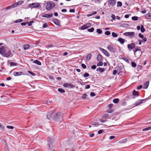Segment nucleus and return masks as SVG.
I'll return each mask as SVG.
<instances>
[{
    "mask_svg": "<svg viewBox=\"0 0 151 151\" xmlns=\"http://www.w3.org/2000/svg\"><path fill=\"white\" fill-rule=\"evenodd\" d=\"M102 56L100 54L98 55L97 57V60L99 61H101L102 59Z\"/></svg>",
    "mask_w": 151,
    "mask_h": 151,
    "instance_id": "obj_23",
    "label": "nucleus"
},
{
    "mask_svg": "<svg viewBox=\"0 0 151 151\" xmlns=\"http://www.w3.org/2000/svg\"><path fill=\"white\" fill-rule=\"evenodd\" d=\"M52 21L55 24L58 26H60V21L57 19H53L52 20Z\"/></svg>",
    "mask_w": 151,
    "mask_h": 151,
    "instance_id": "obj_14",
    "label": "nucleus"
},
{
    "mask_svg": "<svg viewBox=\"0 0 151 151\" xmlns=\"http://www.w3.org/2000/svg\"><path fill=\"white\" fill-rule=\"evenodd\" d=\"M0 130L4 131V127L3 125L0 123Z\"/></svg>",
    "mask_w": 151,
    "mask_h": 151,
    "instance_id": "obj_31",
    "label": "nucleus"
},
{
    "mask_svg": "<svg viewBox=\"0 0 151 151\" xmlns=\"http://www.w3.org/2000/svg\"><path fill=\"white\" fill-rule=\"evenodd\" d=\"M63 86L65 88H73L75 87V86L70 83H65L63 84Z\"/></svg>",
    "mask_w": 151,
    "mask_h": 151,
    "instance_id": "obj_10",
    "label": "nucleus"
},
{
    "mask_svg": "<svg viewBox=\"0 0 151 151\" xmlns=\"http://www.w3.org/2000/svg\"><path fill=\"white\" fill-rule=\"evenodd\" d=\"M94 30V28L93 27H91L90 29H88V31L89 32H92Z\"/></svg>",
    "mask_w": 151,
    "mask_h": 151,
    "instance_id": "obj_40",
    "label": "nucleus"
},
{
    "mask_svg": "<svg viewBox=\"0 0 151 151\" xmlns=\"http://www.w3.org/2000/svg\"><path fill=\"white\" fill-rule=\"evenodd\" d=\"M86 93H83L82 95L81 98L82 99H85L86 97Z\"/></svg>",
    "mask_w": 151,
    "mask_h": 151,
    "instance_id": "obj_57",
    "label": "nucleus"
},
{
    "mask_svg": "<svg viewBox=\"0 0 151 151\" xmlns=\"http://www.w3.org/2000/svg\"><path fill=\"white\" fill-rule=\"evenodd\" d=\"M96 70L97 71H99L100 73H102L105 71V69L104 68L99 67L96 69Z\"/></svg>",
    "mask_w": 151,
    "mask_h": 151,
    "instance_id": "obj_21",
    "label": "nucleus"
},
{
    "mask_svg": "<svg viewBox=\"0 0 151 151\" xmlns=\"http://www.w3.org/2000/svg\"><path fill=\"white\" fill-rule=\"evenodd\" d=\"M138 93V92H137L135 90H134L132 94L134 96H139Z\"/></svg>",
    "mask_w": 151,
    "mask_h": 151,
    "instance_id": "obj_24",
    "label": "nucleus"
},
{
    "mask_svg": "<svg viewBox=\"0 0 151 151\" xmlns=\"http://www.w3.org/2000/svg\"><path fill=\"white\" fill-rule=\"evenodd\" d=\"M127 141V139L125 138L120 141L119 142L121 143H126Z\"/></svg>",
    "mask_w": 151,
    "mask_h": 151,
    "instance_id": "obj_26",
    "label": "nucleus"
},
{
    "mask_svg": "<svg viewBox=\"0 0 151 151\" xmlns=\"http://www.w3.org/2000/svg\"><path fill=\"white\" fill-rule=\"evenodd\" d=\"M96 32L99 34H101L102 33V30L101 29H97L96 30Z\"/></svg>",
    "mask_w": 151,
    "mask_h": 151,
    "instance_id": "obj_37",
    "label": "nucleus"
},
{
    "mask_svg": "<svg viewBox=\"0 0 151 151\" xmlns=\"http://www.w3.org/2000/svg\"><path fill=\"white\" fill-rule=\"evenodd\" d=\"M86 29H87V28L85 25V24L83 25L81 27V30H84Z\"/></svg>",
    "mask_w": 151,
    "mask_h": 151,
    "instance_id": "obj_41",
    "label": "nucleus"
},
{
    "mask_svg": "<svg viewBox=\"0 0 151 151\" xmlns=\"http://www.w3.org/2000/svg\"><path fill=\"white\" fill-rule=\"evenodd\" d=\"M119 99L117 98L113 100V102L115 104L118 103L119 102Z\"/></svg>",
    "mask_w": 151,
    "mask_h": 151,
    "instance_id": "obj_29",
    "label": "nucleus"
},
{
    "mask_svg": "<svg viewBox=\"0 0 151 151\" xmlns=\"http://www.w3.org/2000/svg\"><path fill=\"white\" fill-rule=\"evenodd\" d=\"M54 114L52 111L48 113L47 115V118L49 119H53V115Z\"/></svg>",
    "mask_w": 151,
    "mask_h": 151,
    "instance_id": "obj_9",
    "label": "nucleus"
},
{
    "mask_svg": "<svg viewBox=\"0 0 151 151\" xmlns=\"http://www.w3.org/2000/svg\"><path fill=\"white\" fill-rule=\"evenodd\" d=\"M116 1V0H109L108 1V5L109 6H113L115 5Z\"/></svg>",
    "mask_w": 151,
    "mask_h": 151,
    "instance_id": "obj_5",
    "label": "nucleus"
},
{
    "mask_svg": "<svg viewBox=\"0 0 151 151\" xmlns=\"http://www.w3.org/2000/svg\"><path fill=\"white\" fill-rule=\"evenodd\" d=\"M142 40H141L142 42H145L147 41V39L146 37H143Z\"/></svg>",
    "mask_w": 151,
    "mask_h": 151,
    "instance_id": "obj_44",
    "label": "nucleus"
},
{
    "mask_svg": "<svg viewBox=\"0 0 151 151\" xmlns=\"http://www.w3.org/2000/svg\"><path fill=\"white\" fill-rule=\"evenodd\" d=\"M113 111V110L112 109H109L107 110V112L109 113H112Z\"/></svg>",
    "mask_w": 151,
    "mask_h": 151,
    "instance_id": "obj_63",
    "label": "nucleus"
},
{
    "mask_svg": "<svg viewBox=\"0 0 151 151\" xmlns=\"http://www.w3.org/2000/svg\"><path fill=\"white\" fill-rule=\"evenodd\" d=\"M146 18L148 19H151V13H148L145 15Z\"/></svg>",
    "mask_w": 151,
    "mask_h": 151,
    "instance_id": "obj_20",
    "label": "nucleus"
},
{
    "mask_svg": "<svg viewBox=\"0 0 151 151\" xmlns=\"http://www.w3.org/2000/svg\"><path fill=\"white\" fill-rule=\"evenodd\" d=\"M117 73V71L116 70H114L112 74L114 75H115Z\"/></svg>",
    "mask_w": 151,
    "mask_h": 151,
    "instance_id": "obj_59",
    "label": "nucleus"
},
{
    "mask_svg": "<svg viewBox=\"0 0 151 151\" xmlns=\"http://www.w3.org/2000/svg\"><path fill=\"white\" fill-rule=\"evenodd\" d=\"M105 34L107 35H109L111 34V33L109 31H106L105 32Z\"/></svg>",
    "mask_w": 151,
    "mask_h": 151,
    "instance_id": "obj_56",
    "label": "nucleus"
},
{
    "mask_svg": "<svg viewBox=\"0 0 151 151\" xmlns=\"http://www.w3.org/2000/svg\"><path fill=\"white\" fill-rule=\"evenodd\" d=\"M48 26V25L46 23L44 24L42 26V27L44 28H45Z\"/></svg>",
    "mask_w": 151,
    "mask_h": 151,
    "instance_id": "obj_61",
    "label": "nucleus"
},
{
    "mask_svg": "<svg viewBox=\"0 0 151 151\" xmlns=\"http://www.w3.org/2000/svg\"><path fill=\"white\" fill-rule=\"evenodd\" d=\"M40 6L39 4L37 3H33L32 4H29L28 5L29 7H32L34 8H38Z\"/></svg>",
    "mask_w": 151,
    "mask_h": 151,
    "instance_id": "obj_8",
    "label": "nucleus"
},
{
    "mask_svg": "<svg viewBox=\"0 0 151 151\" xmlns=\"http://www.w3.org/2000/svg\"><path fill=\"white\" fill-rule=\"evenodd\" d=\"M81 67H82V68L83 69H85L86 68V65L83 63H82L81 64Z\"/></svg>",
    "mask_w": 151,
    "mask_h": 151,
    "instance_id": "obj_58",
    "label": "nucleus"
},
{
    "mask_svg": "<svg viewBox=\"0 0 151 151\" xmlns=\"http://www.w3.org/2000/svg\"><path fill=\"white\" fill-rule=\"evenodd\" d=\"M10 65L11 66H16L17 65V63H16L11 62L10 63Z\"/></svg>",
    "mask_w": 151,
    "mask_h": 151,
    "instance_id": "obj_32",
    "label": "nucleus"
},
{
    "mask_svg": "<svg viewBox=\"0 0 151 151\" xmlns=\"http://www.w3.org/2000/svg\"><path fill=\"white\" fill-rule=\"evenodd\" d=\"M17 6H18V4H17V3L16 2L15 3L11 5V8H13Z\"/></svg>",
    "mask_w": 151,
    "mask_h": 151,
    "instance_id": "obj_34",
    "label": "nucleus"
},
{
    "mask_svg": "<svg viewBox=\"0 0 151 151\" xmlns=\"http://www.w3.org/2000/svg\"><path fill=\"white\" fill-rule=\"evenodd\" d=\"M103 63L101 61H99V63L97 64V66H102L103 65Z\"/></svg>",
    "mask_w": 151,
    "mask_h": 151,
    "instance_id": "obj_49",
    "label": "nucleus"
},
{
    "mask_svg": "<svg viewBox=\"0 0 151 151\" xmlns=\"http://www.w3.org/2000/svg\"><path fill=\"white\" fill-rule=\"evenodd\" d=\"M121 25L122 26L125 27H127L129 26V25L127 24H122Z\"/></svg>",
    "mask_w": 151,
    "mask_h": 151,
    "instance_id": "obj_42",
    "label": "nucleus"
},
{
    "mask_svg": "<svg viewBox=\"0 0 151 151\" xmlns=\"http://www.w3.org/2000/svg\"><path fill=\"white\" fill-rule=\"evenodd\" d=\"M8 129H12L14 127L13 126H7L6 127Z\"/></svg>",
    "mask_w": 151,
    "mask_h": 151,
    "instance_id": "obj_60",
    "label": "nucleus"
},
{
    "mask_svg": "<svg viewBox=\"0 0 151 151\" xmlns=\"http://www.w3.org/2000/svg\"><path fill=\"white\" fill-rule=\"evenodd\" d=\"M23 2H24V1H19L17 3V4H18V5L19 6V5H21L22 4H23Z\"/></svg>",
    "mask_w": 151,
    "mask_h": 151,
    "instance_id": "obj_50",
    "label": "nucleus"
},
{
    "mask_svg": "<svg viewBox=\"0 0 151 151\" xmlns=\"http://www.w3.org/2000/svg\"><path fill=\"white\" fill-rule=\"evenodd\" d=\"M147 99H143L139 100L138 101H137L134 104L136 106H138L143 103L145 102L147 100Z\"/></svg>",
    "mask_w": 151,
    "mask_h": 151,
    "instance_id": "obj_7",
    "label": "nucleus"
},
{
    "mask_svg": "<svg viewBox=\"0 0 151 151\" xmlns=\"http://www.w3.org/2000/svg\"><path fill=\"white\" fill-rule=\"evenodd\" d=\"M3 46H1L0 48V54L4 56L8 57L11 54V52L10 50H4Z\"/></svg>",
    "mask_w": 151,
    "mask_h": 151,
    "instance_id": "obj_1",
    "label": "nucleus"
},
{
    "mask_svg": "<svg viewBox=\"0 0 151 151\" xmlns=\"http://www.w3.org/2000/svg\"><path fill=\"white\" fill-rule=\"evenodd\" d=\"M136 45L135 43H132L127 45V47L129 51H130L133 49L134 48Z\"/></svg>",
    "mask_w": 151,
    "mask_h": 151,
    "instance_id": "obj_6",
    "label": "nucleus"
},
{
    "mask_svg": "<svg viewBox=\"0 0 151 151\" xmlns=\"http://www.w3.org/2000/svg\"><path fill=\"white\" fill-rule=\"evenodd\" d=\"M109 114H105L102 115V117L103 118H105L109 116Z\"/></svg>",
    "mask_w": 151,
    "mask_h": 151,
    "instance_id": "obj_46",
    "label": "nucleus"
},
{
    "mask_svg": "<svg viewBox=\"0 0 151 151\" xmlns=\"http://www.w3.org/2000/svg\"><path fill=\"white\" fill-rule=\"evenodd\" d=\"M112 36L114 37H116L118 36V35L114 32H112L111 34Z\"/></svg>",
    "mask_w": 151,
    "mask_h": 151,
    "instance_id": "obj_33",
    "label": "nucleus"
},
{
    "mask_svg": "<svg viewBox=\"0 0 151 151\" xmlns=\"http://www.w3.org/2000/svg\"><path fill=\"white\" fill-rule=\"evenodd\" d=\"M33 63L39 65H41V63L39 61L37 60H34Z\"/></svg>",
    "mask_w": 151,
    "mask_h": 151,
    "instance_id": "obj_25",
    "label": "nucleus"
},
{
    "mask_svg": "<svg viewBox=\"0 0 151 151\" xmlns=\"http://www.w3.org/2000/svg\"><path fill=\"white\" fill-rule=\"evenodd\" d=\"M91 124L92 125L98 126L99 125V124L98 123L96 122H92Z\"/></svg>",
    "mask_w": 151,
    "mask_h": 151,
    "instance_id": "obj_48",
    "label": "nucleus"
},
{
    "mask_svg": "<svg viewBox=\"0 0 151 151\" xmlns=\"http://www.w3.org/2000/svg\"><path fill=\"white\" fill-rule=\"evenodd\" d=\"M151 129V127H148L145 128H144L143 129V131H147Z\"/></svg>",
    "mask_w": 151,
    "mask_h": 151,
    "instance_id": "obj_36",
    "label": "nucleus"
},
{
    "mask_svg": "<svg viewBox=\"0 0 151 151\" xmlns=\"http://www.w3.org/2000/svg\"><path fill=\"white\" fill-rule=\"evenodd\" d=\"M107 49L110 52L113 53L115 52L116 50V47L112 45H109L107 47Z\"/></svg>",
    "mask_w": 151,
    "mask_h": 151,
    "instance_id": "obj_3",
    "label": "nucleus"
},
{
    "mask_svg": "<svg viewBox=\"0 0 151 151\" xmlns=\"http://www.w3.org/2000/svg\"><path fill=\"white\" fill-rule=\"evenodd\" d=\"M134 48V49L133 50L134 55L136 57H138V56L136 55V53L138 51H139L140 52L141 51V50L140 49V48L139 47H137L136 48Z\"/></svg>",
    "mask_w": 151,
    "mask_h": 151,
    "instance_id": "obj_17",
    "label": "nucleus"
},
{
    "mask_svg": "<svg viewBox=\"0 0 151 151\" xmlns=\"http://www.w3.org/2000/svg\"><path fill=\"white\" fill-rule=\"evenodd\" d=\"M122 6V3L120 1H118L117 2V7H120Z\"/></svg>",
    "mask_w": 151,
    "mask_h": 151,
    "instance_id": "obj_28",
    "label": "nucleus"
},
{
    "mask_svg": "<svg viewBox=\"0 0 151 151\" xmlns=\"http://www.w3.org/2000/svg\"><path fill=\"white\" fill-rule=\"evenodd\" d=\"M13 74L14 76H19L24 75L22 71L18 72L14 71L13 72Z\"/></svg>",
    "mask_w": 151,
    "mask_h": 151,
    "instance_id": "obj_13",
    "label": "nucleus"
},
{
    "mask_svg": "<svg viewBox=\"0 0 151 151\" xmlns=\"http://www.w3.org/2000/svg\"><path fill=\"white\" fill-rule=\"evenodd\" d=\"M91 54H89L87 57H86V59L87 60H90L91 59Z\"/></svg>",
    "mask_w": 151,
    "mask_h": 151,
    "instance_id": "obj_43",
    "label": "nucleus"
},
{
    "mask_svg": "<svg viewBox=\"0 0 151 151\" xmlns=\"http://www.w3.org/2000/svg\"><path fill=\"white\" fill-rule=\"evenodd\" d=\"M85 25L86 26V27L87 29L90 27V26L91 25V24L90 23H87Z\"/></svg>",
    "mask_w": 151,
    "mask_h": 151,
    "instance_id": "obj_53",
    "label": "nucleus"
},
{
    "mask_svg": "<svg viewBox=\"0 0 151 151\" xmlns=\"http://www.w3.org/2000/svg\"><path fill=\"white\" fill-rule=\"evenodd\" d=\"M61 118V113L60 112H58L55 114H54L53 115V120L55 121H59Z\"/></svg>",
    "mask_w": 151,
    "mask_h": 151,
    "instance_id": "obj_4",
    "label": "nucleus"
},
{
    "mask_svg": "<svg viewBox=\"0 0 151 151\" xmlns=\"http://www.w3.org/2000/svg\"><path fill=\"white\" fill-rule=\"evenodd\" d=\"M53 16V14H42V17L45 18H50L52 17Z\"/></svg>",
    "mask_w": 151,
    "mask_h": 151,
    "instance_id": "obj_15",
    "label": "nucleus"
},
{
    "mask_svg": "<svg viewBox=\"0 0 151 151\" xmlns=\"http://www.w3.org/2000/svg\"><path fill=\"white\" fill-rule=\"evenodd\" d=\"M132 19L133 21H137L138 20V17L137 16H134L132 17Z\"/></svg>",
    "mask_w": 151,
    "mask_h": 151,
    "instance_id": "obj_38",
    "label": "nucleus"
},
{
    "mask_svg": "<svg viewBox=\"0 0 151 151\" xmlns=\"http://www.w3.org/2000/svg\"><path fill=\"white\" fill-rule=\"evenodd\" d=\"M22 21V20L21 19H18L15 21L14 22L16 23L21 22Z\"/></svg>",
    "mask_w": 151,
    "mask_h": 151,
    "instance_id": "obj_39",
    "label": "nucleus"
},
{
    "mask_svg": "<svg viewBox=\"0 0 151 151\" xmlns=\"http://www.w3.org/2000/svg\"><path fill=\"white\" fill-rule=\"evenodd\" d=\"M90 95L91 96L93 97L96 96V94L93 92H91L90 93Z\"/></svg>",
    "mask_w": 151,
    "mask_h": 151,
    "instance_id": "obj_51",
    "label": "nucleus"
},
{
    "mask_svg": "<svg viewBox=\"0 0 151 151\" xmlns=\"http://www.w3.org/2000/svg\"><path fill=\"white\" fill-rule=\"evenodd\" d=\"M23 48L24 50H27L30 47V45H29L27 44H25L23 45Z\"/></svg>",
    "mask_w": 151,
    "mask_h": 151,
    "instance_id": "obj_19",
    "label": "nucleus"
},
{
    "mask_svg": "<svg viewBox=\"0 0 151 151\" xmlns=\"http://www.w3.org/2000/svg\"><path fill=\"white\" fill-rule=\"evenodd\" d=\"M149 84V81H147L145 83H144L143 86V89H146L148 87Z\"/></svg>",
    "mask_w": 151,
    "mask_h": 151,
    "instance_id": "obj_18",
    "label": "nucleus"
},
{
    "mask_svg": "<svg viewBox=\"0 0 151 151\" xmlns=\"http://www.w3.org/2000/svg\"><path fill=\"white\" fill-rule=\"evenodd\" d=\"M48 144H51L54 141V139L52 137H48L47 139Z\"/></svg>",
    "mask_w": 151,
    "mask_h": 151,
    "instance_id": "obj_16",
    "label": "nucleus"
},
{
    "mask_svg": "<svg viewBox=\"0 0 151 151\" xmlns=\"http://www.w3.org/2000/svg\"><path fill=\"white\" fill-rule=\"evenodd\" d=\"M6 143V146L4 147V149L5 151H9L8 149V145H7V143L6 142H5Z\"/></svg>",
    "mask_w": 151,
    "mask_h": 151,
    "instance_id": "obj_35",
    "label": "nucleus"
},
{
    "mask_svg": "<svg viewBox=\"0 0 151 151\" xmlns=\"http://www.w3.org/2000/svg\"><path fill=\"white\" fill-rule=\"evenodd\" d=\"M135 33L134 32H127L124 33V35L126 36H134V35Z\"/></svg>",
    "mask_w": 151,
    "mask_h": 151,
    "instance_id": "obj_12",
    "label": "nucleus"
},
{
    "mask_svg": "<svg viewBox=\"0 0 151 151\" xmlns=\"http://www.w3.org/2000/svg\"><path fill=\"white\" fill-rule=\"evenodd\" d=\"M51 144H48V146L49 147V149L50 151H53L54 149L53 148V147L51 146Z\"/></svg>",
    "mask_w": 151,
    "mask_h": 151,
    "instance_id": "obj_27",
    "label": "nucleus"
},
{
    "mask_svg": "<svg viewBox=\"0 0 151 151\" xmlns=\"http://www.w3.org/2000/svg\"><path fill=\"white\" fill-rule=\"evenodd\" d=\"M34 22L33 21H31L29 22H28V26H31L32 25V23H33Z\"/></svg>",
    "mask_w": 151,
    "mask_h": 151,
    "instance_id": "obj_55",
    "label": "nucleus"
},
{
    "mask_svg": "<svg viewBox=\"0 0 151 151\" xmlns=\"http://www.w3.org/2000/svg\"><path fill=\"white\" fill-rule=\"evenodd\" d=\"M118 40L122 44H123L125 40L122 38H119L118 39Z\"/></svg>",
    "mask_w": 151,
    "mask_h": 151,
    "instance_id": "obj_22",
    "label": "nucleus"
},
{
    "mask_svg": "<svg viewBox=\"0 0 151 151\" xmlns=\"http://www.w3.org/2000/svg\"><path fill=\"white\" fill-rule=\"evenodd\" d=\"M89 75V74L88 73H86L84 74L83 77L84 78H86L88 77Z\"/></svg>",
    "mask_w": 151,
    "mask_h": 151,
    "instance_id": "obj_45",
    "label": "nucleus"
},
{
    "mask_svg": "<svg viewBox=\"0 0 151 151\" xmlns=\"http://www.w3.org/2000/svg\"><path fill=\"white\" fill-rule=\"evenodd\" d=\"M131 65L133 67H135L136 66V63L134 62H132L131 63Z\"/></svg>",
    "mask_w": 151,
    "mask_h": 151,
    "instance_id": "obj_54",
    "label": "nucleus"
},
{
    "mask_svg": "<svg viewBox=\"0 0 151 151\" xmlns=\"http://www.w3.org/2000/svg\"><path fill=\"white\" fill-rule=\"evenodd\" d=\"M28 72L30 74H31V75H32V76H34L35 75V74L34 73L32 72H31L29 70H28Z\"/></svg>",
    "mask_w": 151,
    "mask_h": 151,
    "instance_id": "obj_47",
    "label": "nucleus"
},
{
    "mask_svg": "<svg viewBox=\"0 0 151 151\" xmlns=\"http://www.w3.org/2000/svg\"><path fill=\"white\" fill-rule=\"evenodd\" d=\"M55 6V4L54 3L51 2H47V3L46 9L47 10H50L52 8L54 7Z\"/></svg>",
    "mask_w": 151,
    "mask_h": 151,
    "instance_id": "obj_2",
    "label": "nucleus"
},
{
    "mask_svg": "<svg viewBox=\"0 0 151 151\" xmlns=\"http://www.w3.org/2000/svg\"><path fill=\"white\" fill-rule=\"evenodd\" d=\"M85 25L86 26V27L87 29L90 27V26L91 25V24L90 23H87Z\"/></svg>",
    "mask_w": 151,
    "mask_h": 151,
    "instance_id": "obj_52",
    "label": "nucleus"
},
{
    "mask_svg": "<svg viewBox=\"0 0 151 151\" xmlns=\"http://www.w3.org/2000/svg\"><path fill=\"white\" fill-rule=\"evenodd\" d=\"M58 91L61 93H64L65 92V90L61 88H58Z\"/></svg>",
    "mask_w": 151,
    "mask_h": 151,
    "instance_id": "obj_30",
    "label": "nucleus"
},
{
    "mask_svg": "<svg viewBox=\"0 0 151 151\" xmlns=\"http://www.w3.org/2000/svg\"><path fill=\"white\" fill-rule=\"evenodd\" d=\"M100 49L101 50V51L103 52L104 54L107 57H109L110 55V54L106 50L101 48H100Z\"/></svg>",
    "mask_w": 151,
    "mask_h": 151,
    "instance_id": "obj_11",
    "label": "nucleus"
},
{
    "mask_svg": "<svg viewBox=\"0 0 151 151\" xmlns=\"http://www.w3.org/2000/svg\"><path fill=\"white\" fill-rule=\"evenodd\" d=\"M104 130H102V129H100L99 130L98 132V134H101L103 132H104Z\"/></svg>",
    "mask_w": 151,
    "mask_h": 151,
    "instance_id": "obj_62",
    "label": "nucleus"
},
{
    "mask_svg": "<svg viewBox=\"0 0 151 151\" xmlns=\"http://www.w3.org/2000/svg\"><path fill=\"white\" fill-rule=\"evenodd\" d=\"M142 85H140L137 87V89L139 90L142 88Z\"/></svg>",
    "mask_w": 151,
    "mask_h": 151,
    "instance_id": "obj_64",
    "label": "nucleus"
}]
</instances>
